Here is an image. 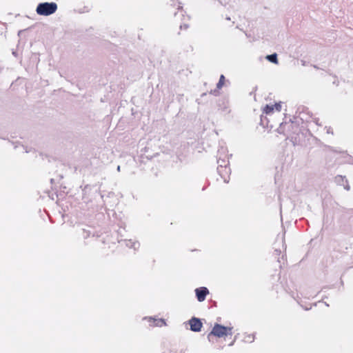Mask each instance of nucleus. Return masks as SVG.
Returning <instances> with one entry per match:
<instances>
[{
    "label": "nucleus",
    "instance_id": "1",
    "mask_svg": "<svg viewBox=\"0 0 353 353\" xmlns=\"http://www.w3.org/2000/svg\"><path fill=\"white\" fill-rule=\"evenodd\" d=\"M233 334V327L223 326L219 323H215L211 332L208 335V339L211 341L212 336L218 338L232 336Z\"/></svg>",
    "mask_w": 353,
    "mask_h": 353
},
{
    "label": "nucleus",
    "instance_id": "2",
    "mask_svg": "<svg viewBox=\"0 0 353 353\" xmlns=\"http://www.w3.org/2000/svg\"><path fill=\"white\" fill-rule=\"evenodd\" d=\"M57 10L56 3H39L36 9L37 13L39 15L48 16L54 13Z\"/></svg>",
    "mask_w": 353,
    "mask_h": 353
},
{
    "label": "nucleus",
    "instance_id": "3",
    "mask_svg": "<svg viewBox=\"0 0 353 353\" xmlns=\"http://www.w3.org/2000/svg\"><path fill=\"white\" fill-rule=\"evenodd\" d=\"M174 15L176 18L180 19L182 21L181 22H176L181 30H185L189 28L188 21L190 20V17L185 15V11L179 6H177V11L174 13Z\"/></svg>",
    "mask_w": 353,
    "mask_h": 353
},
{
    "label": "nucleus",
    "instance_id": "4",
    "mask_svg": "<svg viewBox=\"0 0 353 353\" xmlns=\"http://www.w3.org/2000/svg\"><path fill=\"white\" fill-rule=\"evenodd\" d=\"M281 109L282 103L279 101L278 103H275L274 104H267L263 108L262 112L266 115H270L274 112H280Z\"/></svg>",
    "mask_w": 353,
    "mask_h": 353
},
{
    "label": "nucleus",
    "instance_id": "5",
    "mask_svg": "<svg viewBox=\"0 0 353 353\" xmlns=\"http://www.w3.org/2000/svg\"><path fill=\"white\" fill-rule=\"evenodd\" d=\"M189 324H190V330L193 332H199L201 331V328H202V326H203V323L201 321V320L198 318H196V317H192L190 321H189Z\"/></svg>",
    "mask_w": 353,
    "mask_h": 353
},
{
    "label": "nucleus",
    "instance_id": "6",
    "mask_svg": "<svg viewBox=\"0 0 353 353\" xmlns=\"http://www.w3.org/2000/svg\"><path fill=\"white\" fill-rule=\"evenodd\" d=\"M195 293L197 300L199 302H202L205 299L206 296L209 294V290L205 287H201L195 290Z\"/></svg>",
    "mask_w": 353,
    "mask_h": 353
},
{
    "label": "nucleus",
    "instance_id": "7",
    "mask_svg": "<svg viewBox=\"0 0 353 353\" xmlns=\"http://www.w3.org/2000/svg\"><path fill=\"white\" fill-rule=\"evenodd\" d=\"M150 326L152 327H162L166 325V323L163 319H154L152 317L147 318Z\"/></svg>",
    "mask_w": 353,
    "mask_h": 353
},
{
    "label": "nucleus",
    "instance_id": "8",
    "mask_svg": "<svg viewBox=\"0 0 353 353\" xmlns=\"http://www.w3.org/2000/svg\"><path fill=\"white\" fill-rule=\"evenodd\" d=\"M266 59L272 63L276 64L278 63L277 55L275 53L270 55H268L266 57Z\"/></svg>",
    "mask_w": 353,
    "mask_h": 353
},
{
    "label": "nucleus",
    "instance_id": "9",
    "mask_svg": "<svg viewBox=\"0 0 353 353\" xmlns=\"http://www.w3.org/2000/svg\"><path fill=\"white\" fill-rule=\"evenodd\" d=\"M225 79L224 75L221 74L216 85L218 89H221L223 86V85L225 84Z\"/></svg>",
    "mask_w": 353,
    "mask_h": 353
},
{
    "label": "nucleus",
    "instance_id": "10",
    "mask_svg": "<svg viewBox=\"0 0 353 353\" xmlns=\"http://www.w3.org/2000/svg\"><path fill=\"white\" fill-rule=\"evenodd\" d=\"M225 182H228V180L227 179H224Z\"/></svg>",
    "mask_w": 353,
    "mask_h": 353
},
{
    "label": "nucleus",
    "instance_id": "11",
    "mask_svg": "<svg viewBox=\"0 0 353 353\" xmlns=\"http://www.w3.org/2000/svg\"><path fill=\"white\" fill-rule=\"evenodd\" d=\"M172 353H176V352H172Z\"/></svg>",
    "mask_w": 353,
    "mask_h": 353
}]
</instances>
